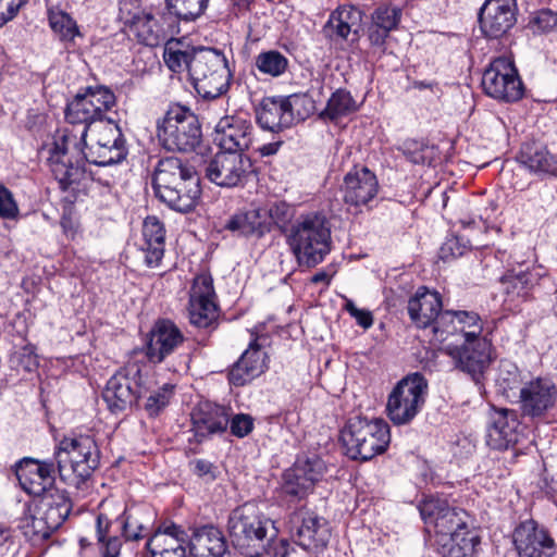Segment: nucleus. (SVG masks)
I'll return each mask as SVG.
<instances>
[{"instance_id": "obj_10", "label": "nucleus", "mask_w": 557, "mask_h": 557, "mask_svg": "<svg viewBox=\"0 0 557 557\" xmlns=\"http://www.w3.org/2000/svg\"><path fill=\"white\" fill-rule=\"evenodd\" d=\"M429 394L428 380L419 372L403 377L391 391L386 416L394 425H407L422 411Z\"/></svg>"}, {"instance_id": "obj_28", "label": "nucleus", "mask_w": 557, "mask_h": 557, "mask_svg": "<svg viewBox=\"0 0 557 557\" xmlns=\"http://www.w3.org/2000/svg\"><path fill=\"white\" fill-rule=\"evenodd\" d=\"M557 398L555 384L548 379H534L520 389L521 410L531 418L542 417L550 409Z\"/></svg>"}, {"instance_id": "obj_9", "label": "nucleus", "mask_w": 557, "mask_h": 557, "mask_svg": "<svg viewBox=\"0 0 557 557\" xmlns=\"http://www.w3.org/2000/svg\"><path fill=\"white\" fill-rule=\"evenodd\" d=\"M157 138L168 150L190 151L199 144L201 127L197 115L187 107L171 104L157 122Z\"/></svg>"}, {"instance_id": "obj_26", "label": "nucleus", "mask_w": 557, "mask_h": 557, "mask_svg": "<svg viewBox=\"0 0 557 557\" xmlns=\"http://www.w3.org/2000/svg\"><path fill=\"white\" fill-rule=\"evenodd\" d=\"M299 101L297 96L264 98L257 109L258 124L271 132L289 127L296 120L294 108Z\"/></svg>"}, {"instance_id": "obj_54", "label": "nucleus", "mask_w": 557, "mask_h": 557, "mask_svg": "<svg viewBox=\"0 0 557 557\" xmlns=\"http://www.w3.org/2000/svg\"><path fill=\"white\" fill-rule=\"evenodd\" d=\"M28 0H0V27L13 20Z\"/></svg>"}, {"instance_id": "obj_49", "label": "nucleus", "mask_w": 557, "mask_h": 557, "mask_svg": "<svg viewBox=\"0 0 557 557\" xmlns=\"http://www.w3.org/2000/svg\"><path fill=\"white\" fill-rule=\"evenodd\" d=\"M174 386L171 384H164L158 391L152 392L147 398L145 409L150 416H157L162 409H164L171 397L173 396Z\"/></svg>"}, {"instance_id": "obj_42", "label": "nucleus", "mask_w": 557, "mask_h": 557, "mask_svg": "<svg viewBox=\"0 0 557 557\" xmlns=\"http://www.w3.org/2000/svg\"><path fill=\"white\" fill-rule=\"evenodd\" d=\"M48 22L54 36L66 46L83 37L76 21L60 8L48 9Z\"/></svg>"}, {"instance_id": "obj_19", "label": "nucleus", "mask_w": 557, "mask_h": 557, "mask_svg": "<svg viewBox=\"0 0 557 557\" xmlns=\"http://www.w3.org/2000/svg\"><path fill=\"white\" fill-rule=\"evenodd\" d=\"M483 321L479 313L468 310H446L436 320L434 334L441 342L449 336H459L462 341H472L484 337Z\"/></svg>"}, {"instance_id": "obj_43", "label": "nucleus", "mask_w": 557, "mask_h": 557, "mask_svg": "<svg viewBox=\"0 0 557 557\" xmlns=\"http://www.w3.org/2000/svg\"><path fill=\"white\" fill-rule=\"evenodd\" d=\"M20 529L23 534L33 542H40L50 537L55 531L54 528L46 519L44 515L38 512L35 506L34 510L29 509L21 519Z\"/></svg>"}, {"instance_id": "obj_58", "label": "nucleus", "mask_w": 557, "mask_h": 557, "mask_svg": "<svg viewBox=\"0 0 557 557\" xmlns=\"http://www.w3.org/2000/svg\"><path fill=\"white\" fill-rule=\"evenodd\" d=\"M389 33V30L377 27L373 22H371L367 30V36L371 46L381 48L385 45Z\"/></svg>"}, {"instance_id": "obj_38", "label": "nucleus", "mask_w": 557, "mask_h": 557, "mask_svg": "<svg viewBox=\"0 0 557 557\" xmlns=\"http://www.w3.org/2000/svg\"><path fill=\"white\" fill-rule=\"evenodd\" d=\"M361 21L362 12L358 8L344 4L330 14L325 29L331 37L336 36L346 40L351 33L358 34Z\"/></svg>"}, {"instance_id": "obj_7", "label": "nucleus", "mask_w": 557, "mask_h": 557, "mask_svg": "<svg viewBox=\"0 0 557 557\" xmlns=\"http://www.w3.org/2000/svg\"><path fill=\"white\" fill-rule=\"evenodd\" d=\"M346 455L367 461L386 450L391 442L389 426L383 419L349 418L341 431Z\"/></svg>"}, {"instance_id": "obj_5", "label": "nucleus", "mask_w": 557, "mask_h": 557, "mask_svg": "<svg viewBox=\"0 0 557 557\" xmlns=\"http://www.w3.org/2000/svg\"><path fill=\"white\" fill-rule=\"evenodd\" d=\"M60 479L82 490L99 465V450L89 435L64 436L53 453Z\"/></svg>"}, {"instance_id": "obj_8", "label": "nucleus", "mask_w": 557, "mask_h": 557, "mask_svg": "<svg viewBox=\"0 0 557 557\" xmlns=\"http://www.w3.org/2000/svg\"><path fill=\"white\" fill-rule=\"evenodd\" d=\"M190 78L196 91L203 98L215 99L225 94L232 74L224 53L212 48L194 50Z\"/></svg>"}, {"instance_id": "obj_1", "label": "nucleus", "mask_w": 557, "mask_h": 557, "mask_svg": "<svg viewBox=\"0 0 557 557\" xmlns=\"http://www.w3.org/2000/svg\"><path fill=\"white\" fill-rule=\"evenodd\" d=\"M47 163L62 190L75 189L86 177V162L111 165L127 156L125 139L111 120L89 126L55 131L48 145Z\"/></svg>"}, {"instance_id": "obj_47", "label": "nucleus", "mask_w": 557, "mask_h": 557, "mask_svg": "<svg viewBox=\"0 0 557 557\" xmlns=\"http://www.w3.org/2000/svg\"><path fill=\"white\" fill-rule=\"evenodd\" d=\"M401 18V10L394 5H380L372 15L371 22L377 27L385 28L389 32L396 29Z\"/></svg>"}, {"instance_id": "obj_62", "label": "nucleus", "mask_w": 557, "mask_h": 557, "mask_svg": "<svg viewBox=\"0 0 557 557\" xmlns=\"http://www.w3.org/2000/svg\"><path fill=\"white\" fill-rule=\"evenodd\" d=\"M282 144L283 143L281 140L271 141L269 144H264V145L258 147L257 151L262 157H270V156H273V154L277 153V151L280 150V148L282 146Z\"/></svg>"}, {"instance_id": "obj_44", "label": "nucleus", "mask_w": 557, "mask_h": 557, "mask_svg": "<svg viewBox=\"0 0 557 557\" xmlns=\"http://www.w3.org/2000/svg\"><path fill=\"white\" fill-rule=\"evenodd\" d=\"M356 100L349 91L337 89L332 94L325 109L320 113V117L329 121H336L357 111Z\"/></svg>"}, {"instance_id": "obj_16", "label": "nucleus", "mask_w": 557, "mask_h": 557, "mask_svg": "<svg viewBox=\"0 0 557 557\" xmlns=\"http://www.w3.org/2000/svg\"><path fill=\"white\" fill-rule=\"evenodd\" d=\"M187 311L189 322L197 327H209L218 320L219 307L210 274L200 273L194 278Z\"/></svg>"}, {"instance_id": "obj_34", "label": "nucleus", "mask_w": 557, "mask_h": 557, "mask_svg": "<svg viewBox=\"0 0 557 557\" xmlns=\"http://www.w3.org/2000/svg\"><path fill=\"white\" fill-rule=\"evenodd\" d=\"M143 244L140 246L145 253V263L149 268L159 267L165 247V228L163 223L154 215H149L144 220L143 228Z\"/></svg>"}, {"instance_id": "obj_20", "label": "nucleus", "mask_w": 557, "mask_h": 557, "mask_svg": "<svg viewBox=\"0 0 557 557\" xmlns=\"http://www.w3.org/2000/svg\"><path fill=\"white\" fill-rule=\"evenodd\" d=\"M290 523L295 529L296 543L304 549L319 552L326 547L331 532L324 518L306 508H300L292 515Z\"/></svg>"}, {"instance_id": "obj_48", "label": "nucleus", "mask_w": 557, "mask_h": 557, "mask_svg": "<svg viewBox=\"0 0 557 557\" xmlns=\"http://www.w3.org/2000/svg\"><path fill=\"white\" fill-rule=\"evenodd\" d=\"M17 371L34 372L39 366L38 355L36 348L33 345H25L16 350L12 357Z\"/></svg>"}, {"instance_id": "obj_23", "label": "nucleus", "mask_w": 557, "mask_h": 557, "mask_svg": "<svg viewBox=\"0 0 557 557\" xmlns=\"http://www.w3.org/2000/svg\"><path fill=\"white\" fill-rule=\"evenodd\" d=\"M55 472L58 470L54 461L33 458L22 459L15 468L21 488L33 496H41L54 488Z\"/></svg>"}, {"instance_id": "obj_31", "label": "nucleus", "mask_w": 557, "mask_h": 557, "mask_svg": "<svg viewBox=\"0 0 557 557\" xmlns=\"http://www.w3.org/2000/svg\"><path fill=\"white\" fill-rule=\"evenodd\" d=\"M270 213L263 208H249L232 214L222 225V231L233 235L258 238L270 232Z\"/></svg>"}, {"instance_id": "obj_63", "label": "nucleus", "mask_w": 557, "mask_h": 557, "mask_svg": "<svg viewBox=\"0 0 557 557\" xmlns=\"http://www.w3.org/2000/svg\"><path fill=\"white\" fill-rule=\"evenodd\" d=\"M333 273H330L327 271H320L317 272L312 277L311 282L313 284H320L323 283L325 286H329L332 280Z\"/></svg>"}, {"instance_id": "obj_32", "label": "nucleus", "mask_w": 557, "mask_h": 557, "mask_svg": "<svg viewBox=\"0 0 557 557\" xmlns=\"http://www.w3.org/2000/svg\"><path fill=\"white\" fill-rule=\"evenodd\" d=\"M191 425L200 442L212 434L224 432L228 425V413L223 406L202 401L191 412Z\"/></svg>"}, {"instance_id": "obj_6", "label": "nucleus", "mask_w": 557, "mask_h": 557, "mask_svg": "<svg viewBox=\"0 0 557 557\" xmlns=\"http://www.w3.org/2000/svg\"><path fill=\"white\" fill-rule=\"evenodd\" d=\"M288 243L299 265L315 267L331 251L332 239L327 220L315 213L301 216L292 226Z\"/></svg>"}, {"instance_id": "obj_21", "label": "nucleus", "mask_w": 557, "mask_h": 557, "mask_svg": "<svg viewBox=\"0 0 557 557\" xmlns=\"http://www.w3.org/2000/svg\"><path fill=\"white\" fill-rule=\"evenodd\" d=\"M252 140L253 125L245 114L225 115L215 125L214 141L223 150L243 153L250 148Z\"/></svg>"}, {"instance_id": "obj_18", "label": "nucleus", "mask_w": 557, "mask_h": 557, "mask_svg": "<svg viewBox=\"0 0 557 557\" xmlns=\"http://www.w3.org/2000/svg\"><path fill=\"white\" fill-rule=\"evenodd\" d=\"M444 351L451 358L456 368L469 373L474 380L484 372L492 360V344L486 337L448 344Z\"/></svg>"}, {"instance_id": "obj_4", "label": "nucleus", "mask_w": 557, "mask_h": 557, "mask_svg": "<svg viewBox=\"0 0 557 557\" xmlns=\"http://www.w3.org/2000/svg\"><path fill=\"white\" fill-rule=\"evenodd\" d=\"M152 183L156 196L177 212H190L199 202L200 177L195 168L182 158L172 156L160 159Z\"/></svg>"}, {"instance_id": "obj_37", "label": "nucleus", "mask_w": 557, "mask_h": 557, "mask_svg": "<svg viewBox=\"0 0 557 557\" xmlns=\"http://www.w3.org/2000/svg\"><path fill=\"white\" fill-rule=\"evenodd\" d=\"M180 533L183 532L175 525L154 532L147 542L150 557H187Z\"/></svg>"}, {"instance_id": "obj_52", "label": "nucleus", "mask_w": 557, "mask_h": 557, "mask_svg": "<svg viewBox=\"0 0 557 557\" xmlns=\"http://www.w3.org/2000/svg\"><path fill=\"white\" fill-rule=\"evenodd\" d=\"M98 540L101 544L102 557H119L121 549V541L116 536H109L101 530V518H98Z\"/></svg>"}, {"instance_id": "obj_3", "label": "nucleus", "mask_w": 557, "mask_h": 557, "mask_svg": "<svg viewBox=\"0 0 557 557\" xmlns=\"http://www.w3.org/2000/svg\"><path fill=\"white\" fill-rule=\"evenodd\" d=\"M233 544L251 557H286L288 542L274 539V527L256 504L246 503L233 509L227 520Z\"/></svg>"}, {"instance_id": "obj_24", "label": "nucleus", "mask_w": 557, "mask_h": 557, "mask_svg": "<svg viewBox=\"0 0 557 557\" xmlns=\"http://www.w3.org/2000/svg\"><path fill=\"white\" fill-rule=\"evenodd\" d=\"M185 342L183 332L173 321L159 319L149 333L146 356L150 362L161 363L183 347Z\"/></svg>"}, {"instance_id": "obj_35", "label": "nucleus", "mask_w": 557, "mask_h": 557, "mask_svg": "<svg viewBox=\"0 0 557 557\" xmlns=\"http://www.w3.org/2000/svg\"><path fill=\"white\" fill-rule=\"evenodd\" d=\"M541 273L537 269L527 270L518 274H508L503 278L506 294L505 304L510 308H517L528 300L533 288L539 284Z\"/></svg>"}, {"instance_id": "obj_50", "label": "nucleus", "mask_w": 557, "mask_h": 557, "mask_svg": "<svg viewBox=\"0 0 557 557\" xmlns=\"http://www.w3.org/2000/svg\"><path fill=\"white\" fill-rule=\"evenodd\" d=\"M122 529L126 540L136 541L143 536L145 525L139 521L136 511L126 509L123 513Z\"/></svg>"}, {"instance_id": "obj_60", "label": "nucleus", "mask_w": 557, "mask_h": 557, "mask_svg": "<svg viewBox=\"0 0 557 557\" xmlns=\"http://www.w3.org/2000/svg\"><path fill=\"white\" fill-rule=\"evenodd\" d=\"M60 225L66 237L74 239L79 231L77 221L72 216L71 213H64L61 216Z\"/></svg>"}, {"instance_id": "obj_14", "label": "nucleus", "mask_w": 557, "mask_h": 557, "mask_svg": "<svg viewBox=\"0 0 557 557\" xmlns=\"http://www.w3.org/2000/svg\"><path fill=\"white\" fill-rule=\"evenodd\" d=\"M141 368L137 362H127L107 383L103 399L112 412L131 408L140 396Z\"/></svg>"}, {"instance_id": "obj_17", "label": "nucleus", "mask_w": 557, "mask_h": 557, "mask_svg": "<svg viewBox=\"0 0 557 557\" xmlns=\"http://www.w3.org/2000/svg\"><path fill=\"white\" fill-rule=\"evenodd\" d=\"M248 348L228 372L230 383L243 386L260 376L269 367V356L265 347L270 343L268 335H255Z\"/></svg>"}, {"instance_id": "obj_39", "label": "nucleus", "mask_w": 557, "mask_h": 557, "mask_svg": "<svg viewBox=\"0 0 557 557\" xmlns=\"http://www.w3.org/2000/svg\"><path fill=\"white\" fill-rule=\"evenodd\" d=\"M194 557H226V543L219 531L212 525H205L195 531L190 540Z\"/></svg>"}, {"instance_id": "obj_64", "label": "nucleus", "mask_w": 557, "mask_h": 557, "mask_svg": "<svg viewBox=\"0 0 557 557\" xmlns=\"http://www.w3.org/2000/svg\"><path fill=\"white\" fill-rule=\"evenodd\" d=\"M11 539V530L0 525V548Z\"/></svg>"}, {"instance_id": "obj_15", "label": "nucleus", "mask_w": 557, "mask_h": 557, "mask_svg": "<svg viewBox=\"0 0 557 557\" xmlns=\"http://www.w3.org/2000/svg\"><path fill=\"white\" fill-rule=\"evenodd\" d=\"M252 173L253 164L248 156L223 149L214 154L206 168V176L221 187L243 185Z\"/></svg>"}, {"instance_id": "obj_13", "label": "nucleus", "mask_w": 557, "mask_h": 557, "mask_svg": "<svg viewBox=\"0 0 557 557\" xmlns=\"http://www.w3.org/2000/svg\"><path fill=\"white\" fill-rule=\"evenodd\" d=\"M482 87L490 97L512 102L523 95V84L513 61L508 57L494 59L482 76Z\"/></svg>"}, {"instance_id": "obj_57", "label": "nucleus", "mask_w": 557, "mask_h": 557, "mask_svg": "<svg viewBox=\"0 0 557 557\" xmlns=\"http://www.w3.org/2000/svg\"><path fill=\"white\" fill-rule=\"evenodd\" d=\"M190 468L195 474L206 480L212 481L215 479V467L212 462L205 459H196L190 461Z\"/></svg>"}, {"instance_id": "obj_55", "label": "nucleus", "mask_w": 557, "mask_h": 557, "mask_svg": "<svg viewBox=\"0 0 557 557\" xmlns=\"http://www.w3.org/2000/svg\"><path fill=\"white\" fill-rule=\"evenodd\" d=\"M532 24L540 32H550L557 26V14L550 10H542L534 16Z\"/></svg>"}, {"instance_id": "obj_40", "label": "nucleus", "mask_w": 557, "mask_h": 557, "mask_svg": "<svg viewBox=\"0 0 557 557\" xmlns=\"http://www.w3.org/2000/svg\"><path fill=\"white\" fill-rule=\"evenodd\" d=\"M438 543L442 546V557H474L476 547L480 544V537L469 528L447 536L443 542Z\"/></svg>"}, {"instance_id": "obj_36", "label": "nucleus", "mask_w": 557, "mask_h": 557, "mask_svg": "<svg viewBox=\"0 0 557 557\" xmlns=\"http://www.w3.org/2000/svg\"><path fill=\"white\" fill-rule=\"evenodd\" d=\"M44 519L55 530L59 529L72 510V500L66 491L53 488L40 496L35 505Z\"/></svg>"}, {"instance_id": "obj_45", "label": "nucleus", "mask_w": 557, "mask_h": 557, "mask_svg": "<svg viewBox=\"0 0 557 557\" xmlns=\"http://www.w3.org/2000/svg\"><path fill=\"white\" fill-rule=\"evenodd\" d=\"M193 52L184 49V45L174 38L166 40L163 51V60L166 66L174 73H181L185 69L190 73Z\"/></svg>"}, {"instance_id": "obj_11", "label": "nucleus", "mask_w": 557, "mask_h": 557, "mask_svg": "<svg viewBox=\"0 0 557 557\" xmlns=\"http://www.w3.org/2000/svg\"><path fill=\"white\" fill-rule=\"evenodd\" d=\"M115 106L113 91L104 86L87 87L67 104L65 117L70 126L94 127L96 122H106V114Z\"/></svg>"}, {"instance_id": "obj_56", "label": "nucleus", "mask_w": 557, "mask_h": 557, "mask_svg": "<svg viewBox=\"0 0 557 557\" xmlns=\"http://www.w3.org/2000/svg\"><path fill=\"white\" fill-rule=\"evenodd\" d=\"M345 310L363 329H369L373 324L372 313L369 310L357 308L352 300H350V299L346 300Z\"/></svg>"}, {"instance_id": "obj_25", "label": "nucleus", "mask_w": 557, "mask_h": 557, "mask_svg": "<svg viewBox=\"0 0 557 557\" xmlns=\"http://www.w3.org/2000/svg\"><path fill=\"white\" fill-rule=\"evenodd\" d=\"M513 543L520 557H552L555 554L554 540L533 519L521 522L515 529Z\"/></svg>"}, {"instance_id": "obj_22", "label": "nucleus", "mask_w": 557, "mask_h": 557, "mask_svg": "<svg viewBox=\"0 0 557 557\" xmlns=\"http://www.w3.org/2000/svg\"><path fill=\"white\" fill-rule=\"evenodd\" d=\"M516 22V0H485L479 13L480 28L491 39L505 36Z\"/></svg>"}, {"instance_id": "obj_12", "label": "nucleus", "mask_w": 557, "mask_h": 557, "mask_svg": "<svg viewBox=\"0 0 557 557\" xmlns=\"http://www.w3.org/2000/svg\"><path fill=\"white\" fill-rule=\"evenodd\" d=\"M419 510L428 531H434L437 542L469 529L468 513L450 506L446 499L428 497L421 502Z\"/></svg>"}, {"instance_id": "obj_53", "label": "nucleus", "mask_w": 557, "mask_h": 557, "mask_svg": "<svg viewBox=\"0 0 557 557\" xmlns=\"http://www.w3.org/2000/svg\"><path fill=\"white\" fill-rule=\"evenodd\" d=\"M228 423L232 434L237 437H245L253 429V420L248 414H236Z\"/></svg>"}, {"instance_id": "obj_29", "label": "nucleus", "mask_w": 557, "mask_h": 557, "mask_svg": "<svg viewBox=\"0 0 557 557\" xmlns=\"http://www.w3.org/2000/svg\"><path fill=\"white\" fill-rule=\"evenodd\" d=\"M323 463L319 458L298 459L293 468L284 473V492L288 495L302 498L313 490L321 479Z\"/></svg>"}, {"instance_id": "obj_2", "label": "nucleus", "mask_w": 557, "mask_h": 557, "mask_svg": "<svg viewBox=\"0 0 557 557\" xmlns=\"http://www.w3.org/2000/svg\"><path fill=\"white\" fill-rule=\"evenodd\" d=\"M208 2L209 0H165L168 13H163L158 20L151 10L143 7L140 0H122L119 18L140 42L154 47L180 32L173 17L193 22L203 14Z\"/></svg>"}, {"instance_id": "obj_61", "label": "nucleus", "mask_w": 557, "mask_h": 557, "mask_svg": "<svg viewBox=\"0 0 557 557\" xmlns=\"http://www.w3.org/2000/svg\"><path fill=\"white\" fill-rule=\"evenodd\" d=\"M462 252L459 250V247H458V242L456 239H449L447 240L442 247H441V250H440V257L443 259V260H446L448 259L449 257H457V256H461Z\"/></svg>"}, {"instance_id": "obj_33", "label": "nucleus", "mask_w": 557, "mask_h": 557, "mask_svg": "<svg viewBox=\"0 0 557 557\" xmlns=\"http://www.w3.org/2000/svg\"><path fill=\"white\" fill-rule=\"evenodd\" d=\"M442 299L437 292H431L426 287H420L416 295L408 301V313L412 322L419 327L434 325L442 311Z\"/></svg>"}, {"instance_id": "obj_27", "label": "nucleus", "mask_w": 557, "mask_h": 557, "mask_svg": "<svg viewBox=\"0 0 557 557\" xmlns=\"http://www.w3.org/2000/svg\"><path fill=\"white\" fill-rule=\"evenodd\" d=\"M521 437L520 422L516 411L505 408L496 409L487 430V445L492 449L507 450L515 448Z\"/></svg>"}, {"instance_id": "obj_51", "label": "nucleus", "mask_w": 557, "mask_h": 557, "mask_svg": "<svg viewBox=\"0 0 557 557\" xmlns=\"http://www.w3.org/2000/svg\"><path fill=\"white\" fill-rule=\"evenodd\" d=\"M20 215V209L11 190L0 184V218L15 220Z\"/></svg>"}, {"instance_id": "obj_30", "label": "nucleus", "mask_w": 557, "mask_h": 557, "mask_svg": "<svg viewBox=\"0 0 557 557\" xmlns=\"http://www.w3.org/2000/svg\"><path fill=\"white\" fill-rule=\"evenodd\" d=\"M344 200L351 206H363L379 191L375 174L367 166H354L344 177Z\"/></svg>"}, {"instance_id": "obj_41", "label": "nucleus", "mask_w": 557, "mask_h": 557, "mask_svg": "<svg viewBox=\"0 0 557 557\" xmlns=\"http://www.w3.org/2000/svg\"><path fill=\"white\" fill-rule=\"evenodd\" d=\"M520 159L532 172L557 174V159L546 147L535 144L524 145L520 153Z\"/></svg>"}, {"instance_id": "obj_46", "label": "nucleus", "mask_w": 557, "mask_h": 557, "mask_svg": "<svg viewBox=\"0 0 557 557\" xmlns=\"http://www.w3.org/2000/svg\"><path fill=\"white\" fill-rule=\"evenodd\" d=\"M256 67L263 74L277 77L288 67V59L276 50L261 52L256 58Z\"/></svg>"}, {"instance_id": "obj_59", "label": "nucleus", "mask_w": 557, "mask_h": 557, "mask_svg": "<svg viewBox=\"0 0 557 557\" xmlns=\"http://www.w3.org/2000/svg\"><path fill=\"white\" fill-rule=\"evenodd\" d=\"M267 212L270 213L269 222L270 226L272 222L278 224L281 222H285L288 218V206L284 202H277L272 205L269 209H265Z\"/></svg>"}]
</instances>
